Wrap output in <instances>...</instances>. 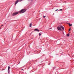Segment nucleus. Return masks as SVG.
<instances>
[{
	"label": "nucleus",
	"mask_w": 74,
	"mask_h": 74,
	"mask_svg": "<svg viewBox=\"0 0 74 74\" xmlns=\"http://www.w3.org/2000/svg\"><path fill=\"white\" fill-rule=\"evenodd\" d=\"M26 11V10L25 9H23L21 10V11H19V12L21 13V14H22V13H24V12H25Z\"/></svg>",
	"instance_id": "nucleus-1"
},
{
	"label": "nucleus",
	"mask_w": 74,
	"mask_h": 74,
	"mask_svg": "<svg viewBox=\"0 0 74 74\" xmlns=\"http://www.w3.org/2000/svg\"><path fill=\"white\" fill-rule=\"evenodd\" d=\"M19 12H16L15 13H14L12 14V16H15V15H17V14H19Z\"/></svg>",
	"instance_id": "nucleus-2"
},
{
	"label": "nucleus",
	"mask_w": 74,
	"mask_h": 74,
	"mask_svg": "<svg viewBox=\"0 0 74 74\" xmlns=\"http://www.w3.org/2000/svg\"><path fill=\"white\" fill-rule=\"evenodd\" d=\"M23 0H17L15 2V5H16L17 3H18V2H21L22 1H23Z\"/></svg>",
	"instance_id": "nucleus-3"
},
{
	"label": "nucleus",
	"mask_w": 74,
	"mask_h": 74,
	"mask_svg": "<svg viewBox=\"0 0 74 74\" xmlns=\"http://www.w3.org/2000/svg\"><path fill=\"white\" fill-rule=\"evenodd\" d=\"M57 29L59 30H62V29H61V27H57Z\"/></svg>",
	"instance_id": "nucleus-4"
},
{
	"label": "nucleus",
	"mask_w": 74,
	"mask_h": 74,
	"mask_svg": "<svg viewBox=\"0 0 74 74\" xmlns=\"http://www.w3.org/2000/svg\"><path fill=\"white\" fill-rule=\"evenodd\" d=\"M61 28H62V30H64V27L62 26H61Z\"/></svg>",
	"instance_id": "nucleus-5"
},
{
	"label": "nucleus",
	"mask_w": 74,
	"mask_h": 74,
	"mask_svg": "<svg viewBox=\"0 0 74 74\" xmlns=\"http://www.w3.org/2000/svg\"><path fill=\"white\" fill-rule=\"evenodd\" d=\"M68 24L69 25V26H72V24H70V23H69Z\"/></svg>",
	"instance_id": "nucleus-6"
},
{
	"label": "nucleus",
	"mask_w": 74,
	"mask_h": 74,
	"mask_svg": "<svg viewBox=\"0 0 74 74\" xmlns=\"http://www.w3.org/2000/svg\"><path fill=\"white\" fill-rule=\"evenodd\" d=\"M29 27H32V23H30V24Z\"/></svg>",
	"instance_id": "nucleus-7"
},
{
	"label": "nucleus",
	"mask_w": 74,
	"mask_h": 74,
	"mask_svg": "<svg viewBox=\"0 0 74 74\" xmlns=\"http://www.w3.org/2000/svg\"><path fill=\"white\" fill-rule=\"evenodd\" d=\"M34 31H37V29H35Z\"/></svg>",
	"instance_id": "nucleus-8"
},
{
	"label": "nucleus",
	"mask_w": 74,
	"mask_h": 74,
	"mask_svg": "<svg viewBox=\"0 0 74 74\" xmlns=\"http://www.w3.org/2000/svg\"><path fill=\"white\" fill-rule=\"evenodd\" d=\"M10 69V66H9L8 67V71L9 70V69Z\"/></svg>",
	"instance_id": "nucleus-9"
},
{
	"label": "nucleus",
	"mask_w": 74,
	"mask_h": 74,
	"mask_svg": "<svg viewBox=\"0 0 74 74\" xmlns=\"http://www.w3.org/2000/svg\"><path fill=\"white\" fill-rule=\"evenodd\" d=\"M69 34H66V36H68V37H69Z\"/></svg>",
	"instance_id": "nucleus-10"
},
{
	"label": "nucleus",
	"mask_w": 74,
	"mask_h": 74,
	"mask_svg": "<svg viewBox=\"0 0 74 74\" xmlns=\"http://www.w3.org/2000/svg\"><path fill=\"white\" fill-rule=\"evenodd\" d=\"M70 30H71V28L69 29V32H70Z\"/></svg>",
	"instance_id": "nucleus-11"
},
{
	"label": "nucleus",
	"mask_w": 74,
	"mask_h": 74,
	"mask_svg": "<svg viewBox=\"0 0 74 74\" xmlns=\"http://www.w3.org/2000/svg\"><path fill=\"white\" fill-rule=\"evenodd\" d=\"M39 35L40 36H41V33H39Z\"/></svg>",
	"instance_id": "nucleus-12"
},
{
	"label": "nucleus",
	"mask_w": 74,
	"mask_h": 74,
	"mask_svg": "<svg viewBox=\"0 0 74 74\" xmlns=\"http://www.w3.org/2000/svg\"><path fill=\"white\" fill-rule=\"evenodd\" d=\"M62 9H60L59 10L60 11H62Z\"/></svg>",
	"instance_id": "nucleus-13"
},
{
	"label": "nucleus",
	"mask_w": 74,
	"mask_h": 74,
	"mask_svg": "<svg viewBox=\"0 0 74 74\" xmlns=\"http://www.w3.org/2000/svg\"><path fill=\"white\" fill-rule=\"evenodd\" d=\"M37 32H40V31L38 29H37Z\"/></svg>",
	"instance_id": "nucleus-14"
},
{
	"label": "nucleus",
	"mask_w": 74,
	"mask_h": 74,
	"mask_svg": "<svg viewBox=\"0 0 74 74\" xmlns=\"http://www.w3.org/2000/svg\"><path fill=\"white\" fill-rule=\"evenodd\" d=\"M58 9H57V10H55V11H58Z\"/></svg>",
	"instance_id": "nucleus-15"
},
{
	"label": "nucleus",
	"mask_w": 74,
	"mask_h": 74,
	"mask_svg": "<svg viewBox=\"0 0 74 74\" xmlns=\"http://www.w3.org/2000/svg\"><path fill=\"white\" fill-rule=\"evenodd\" d=\"M46 16H43V18H45Z\"/></svg>",
	"instance_id": "nucleus-16"
},
{
	"label": "nucleus",
	"mask_w": 74,
	"mask_h": 74,
	"mask_svg": "<svg viewBox=\"0 0 74 74\" xmlns=\"http://www.w3.org/2000/svg\"><path fill=\"white\" fill-rule=\"evenodd\" d=\"M3 26V25H1V26Z\"/></svg>",
	"instance_id": "nucleus-17"
},
{
	"label": "nucleus",
	"mask_w": 74,
	"mask_h": 74,
	"mask_svg": "<svg viewBox=\"0 0 74 74\" xmlns=\"http://www.w3.org/2000/svg\"><path fill=\"white\" fill-rule=\"evenodd\" d=\"M21 70H22V71L23 70V69H21Z\"/></svg>",
	"instance_id": "nucleus-18"
},
{
	"label": "nucleus",
	"mask_w": 74,
	"mask_h": 74,
	"mask_svg": "<svg viewBox=\"0 0 74 74\" xmlns=\"http://www.w3.org/2000/svg\"><path fill=\"white\" fill-rule=\"evenodd\" d=\"M51 29V28H50V29Z\"/></svg>",
	"instance_id": "nucleus-19"
},
{
	"label": "nucleus",
	"mask_w": 74,
	"mask_h": 74,
	"mask_svg": "<svg viewBox=\"0 0 74 74\" xmlns=\"http://www.w3.org/2000/svg\"><path fill=\"white\" fill-rule=\"evenodd\" d=\"M29 0V1H30V0Z\"/></svg>",
	"instance_id": "nucleus-20"
}]
</instances>
